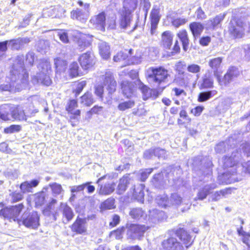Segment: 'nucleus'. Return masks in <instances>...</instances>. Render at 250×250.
Returning a JSON list of instances; mask_svg holds the SVG:
<instances>
[{
    "instance_id": "nucleus-63",
    "label": "nucleus",
    "mask_w": 250,
    "mask_h": 250,
    "mask_svg": "<svg viewBox=\"0 0 250 250\" xmlns=\"http://www.w3.org/2000/svg\"><path fill=\"white\" fill-rule=\"evenodd\" d=\"M141 193V188L139 187L136 188L135 186L133 188L132 196L134 199L139 201L141 200L140 194Z\"/></svg>"
},
{
    "instance_id": "nucleus-1",
    "label": "nucleus",
    "mask_w": 250,
    "mask_h": 250,
    "mask_svg": "<svg viewBox=\"0 0 250 250\" xmlns=\"http://www.w3.org/2000/svg\"><path fill=\"white\" fill-rule=\"evenodd\" d=\"M24 59L23 55H18L15 58L9 76L0 83V91L15 92L27 86L28 74L24 68Z\"/></svg>"
},
{
    "instance_id": "nucleus-10",
    "label": "nucleus",
    "mask_w": 250,
    "mask_h": 250,
    "mask_svg": "<svg viewBox=\"0 0 250 250\" xmlns=\"http://www.w3.org/2000/svg\"><path fill=\"white\" fill-rule=\"evenodd\" d=\"M95 62L94 54L90 51L83 54L79 57L80 63L83 69L87 70L92 68Z\"/></svg>"
},
{
    "instance_id": "nucleus-62",
    "label": "nucleus",
    "mask_w": 250,
    "mask_h": 250,
    "mask_svg": "<svg viewBox=\"0 0 250 250\" xmlns=\"http://www.w3.org/2000/svg\"><path fill=\"white\" fill-rule=\"evenodd\" d=\"M7 46H9L8 41L0 42V56L6 51Z\"/></svg>"
},
{
    "instance_id": "nucleus-38",
    "label": "nucleus",
    "mask_w": 250,
    "mask_h": 250,
    "mask_svg": "<svg viewBox=\"0 0 250 250\" xmlns=\"http://www.w3.org/2000/svg\"><path fill=\"white\" fill-rule=\"evenodd\" d=\"M156 201L158 205L161 207L165 208L169 205V200L166 194L158 195L156 198Z\"/></svg>"
},
{
    "instance_id": "nucleus-53",
    "label": "nucleus",
    "mask_w": 250,
    "mask_h": 250,
    "mask_svg": "<svg viewBox=\"0 0 250 250\" xmlns=\"http://www.w3.org/2000/svg\"><path fill=\"white\" fill-rule=\"evenodd\" d=\"M21 129V127L20 125H11L9 127L5 128L4 132L5 133H13L20 131Z\"/></svg>"
},
{
    "instance_id": "nucleus-35",
    "label": "nucleus",
    "mask_w": 250,
    "mask_h": 250,
    "mask_svg": "<svg viewBox=\"0 0 250 250\" xmlns=\"http://www.w3.org/2000/svg\"><path fill=\"white\" fill-rule=\"evenodd\" d=\"M26 116L25 115L24 111L20 108H16L12 110L11 112V119L17 120L19 121H23L26 120Z\"/></svg>"
},
{
    "instance_id": "nucleus-27",
    "label": "nucleus",
    "mask_w": 250,
    "mask_h": 250,
    "mask_svg": "<svg viewBox=\"0 0 250 250\" xmlns=\"http://www.w3.org/2000/svg\"><path fill=\"white\" fill-rule=\"evenodd\" d=\"M138 3L137 0H124L122 12L131 14L136 9Z\"/></svg>"
},
{
    "instance_id": "nucleus-44",
    "label": "nucleus",
    "mask_w": 250,
    "mask_h": 250,
    "mask_svg": "<svg viewBox=\"0 0 250 250\" xmlns=\"http://www.w3.org/2000/svg\"><path fill=\"white\" fill-rule=\"evenodd\" d=\"M169 200V205H179L181 203L185 202V200H183L180 196L177 193H173L171 194Z\"/></svg>"
},
{
    "instance_id": "nucleus-12",
    "label": "nucleus",
    "mask_w": 250,
    "mask_h": 250,
    "mask_svg": "<svg viewBox=\"0 0 250 250\" xmlns=\"http://www.w3.org/2000/svg\"><path fill=\"white\" fill-rule=\"evenodd\" d=\"M90 23L92 28L104 31L105 25V15L104 12L93 16L90 20Z\"/></svg>"
},
{
    "instance_id": "nucleus-54",
    "label": "nucleus",
    "mask_w": 250,
    "mask_h": 250,
    "mask_svg": "<svg viewBox=\"0 0 250 250\" xmlns=\"http://www.w3.org/2000/svg\"><path fill=\"white\" fill-rule=\"evenodd\" d=\"M86 83L85 81H83L77 83L76 89L73 91L76 96H77L83 90L84 87L86 85Z\"/></svg>"
},
{
    "instance_id": "nucleus-59",
    "label": "nucleus",
    "mask_w": 250,
    "mask_h": 250,
    "mask_svg": "<svg viewBox=\"0 0 250 250\" xmlns=\"http://www.w3.org/2000/svg\"><path fill=\"white\" fill-rule=\"evenodd\" d=\"M58 36L59 37L60 40L64 43H67L69 42L67 34L64 31H60L58 32Z\"/></svg>"
},
{
    "instance_id": "nucleus-30",
    "label": "nucleus",
    "mask_w": 250,
    "mask_h": 250,
    "mask_svg": "<svg viewBox=\"0 0 250 250\" xmlns=\"http://www.w3.org/2000/svg\"><path fill=\"white\" fill-rule=\"evenodd\" d=\"M11 110L10 105H2L0 106V119L3 121H8L11 119Z\"/></svg>"
},
{
    "instance_id": "nucleus-60",
    "label": "nucleus",
    "mask_w": 250,
    "mask_h": 250,
    "mask_svg": "<svg viewBox=\"0 0 250 250\" xmlns=\"http://www.w3.org/2000/svg\"><path fill=\"white\" fill-rule=\"evenodd\" d=\"M155 151V156L158 157L160 158H164L166 155V151L160 148H154Z\"/></svg>"
},
{
    "instance_id": "nucleus-16",
    "label": "nucleus",
    "mask_w": 250,
    "mask_h": 250,
    "mask_svg": "<svg viewBox=\"0 0 250 250\" xmlns=\"http://www.w3.org/2000/svg\"><path fill=\"white\" fill-rule=\"evenodd\" d=\"M216 187L217 185L215 183H212L205 186L199 190L195 200H203L208 194L211 193V191L216 188Z\"/></svg>"
},
{
    "instance_id": "nucleus-15",
    "label": "nucleus",
    "mask_w": 250,
    "mask_h": 250,
    "mask_svg": "<svg viewBox=\"0 0 250 250\" xmlns=\"http://www.w3.org/2000/svg\"><path fill=\"white\" fill-rule=\"evenodd\" d=\"M30 42L29 38H19L8 41L9 47L12 50H19Z\"/></svg>"
},
{
    "instance_id": "nucleus-6",
    "label": "nucleus",
    "mask_w": 250,
    "mask_h": 250,
    "mask_svg": "<svg viewBox=\"0 0 250 250\" xmlns=\"http://www.w3.org/2000/svg\"><path fill=\"white\" fill-rule=\"evenodd\" d=\"M78 3L80 6H83V9L77 8L76 10L72 11L70 15L71 18L73 20L84 23L89 16L90 4L87 3L83 4L82 1H79Z\"/></svg>"
},
{
    "instance_id": "nucleus-3",
    "label": "nucleus",
    "mask_w": 250,
    "mask_h": 250,
    "mask_svg": "<svg viewBox=\"0 0 250 250\" xmlns=\"http://www.w3.org/2000/svg\"><path fill=\"white\" fill-rule=\"evenodd\" d=\"M40 72L37 73L32 78V82L33 84H42L46 86L49 85L51 80L49 75L51 72V65L47 61H42L38 65Z\"/></svg>"
},
{
    "instance_id": "nucleus-46",
    "label": "nucleus",
    "mask_w": 250,
    "mask_h": 250,
    "mask_svg": "<svg viewBox=\"0 0 250 250\" xmlns=\"http://www.w3.org/2000/svg\"><path fill=\"white\" fill-rule=\"evenodd\" d=\"M49 186L51 188L52 193L55 196L61 194L63 192L61 185L54 183L49 184Z\"/></svg>"
},
{
    "instance_id": "nucleus-23",
    "label": "nucleus",
    "mask_w": 250,
    "mask_h": 250,
    "mask_svg": "<svg viewBox=\"0 0 250 250\" xmlns=\"http://www.w3.org/2000/svg\"><path fill=\"white\" fill-rule=\"evenodd\" d=\"M158 96V92L155 89H151L142 83V97L144 100H146L150 98L154 99Z\"/></svg>"
},
{
    "instance_id": "nucleus-33",
    "label": "nucleus",
    "mask_w": 250,
    "mask_h": 250,
    "mask_svg": "<svg viewBox=\"0 0 250 250\" xmlns=\"http://www.w3.org/2000/svg\"><path fill=\"white\" fill-rule=\"evenodd\" d=\"M164 212L157 209H153L149 211L148 220L153 223H156L161 219Z\"/></svg>"
},
{
    "instance_id": "nucleus-26",
    "label": "nucleus",
    "mask_w": 250,
    "mask_h": 250,
    "mask_svg": "<svg viewBox=\"0 0 250 250\" xmlns=\"http://www.w3.org/2000/svg\"><path fill=\"white\" fill-rule=\"evenodd\" d=\"M98 48L99 53L101 56L105 60H107L109 58L110 52V47L105 42L100 41L98 42Z\"/></svg>"
},
{
    "instance_id": "nucleus-48",
    "label": "nucleus",
    "mask_w": 250,
    "mask_h": 250,
    "mask_svg": "<svg viewBox=\"0 0 250 250\" xmlns=\"http://www.w3.org/2000/svg\"><path fill=\"white\" fill-rule=\"evenodd\" d=\"M115 200L113 198H108L104 201L102 204L103 209H111L115 208Z\"/></svg>"
},
{
    "instance_id": "nucleus-17",
    "label": "nucleus",
    "mask_w": 250,
    "mask_h": 250,
    "mask_svg": "<svg viewBox=\"0 0 250 250\" xmlns=\"http://www.w3.org/2000/svg\"><path fill=\"white\" fill-rule=\"evenodd\" d=\"M85 224L86 222L84 219L78 218L72 225V231L78 234L85 233L87 229Z\"/></svg>"
},
{
    "instance_id": "nucleus-8",
    "label": "nucleus",
    "mask_w": 250,
    "mask_h": 250,
    "mask_svg": "<svg viewBox=\"0 0 250 250\" xmlns=\"http://www.w3.org/2000/svg\"><path fill=\"white\" fill-rule=\"evenodd\" d=\"M246 25L240 21H231L229 25V32L235 38L242 37L245 30Z\"/></svg>"
},
{
    "instance_id": "nucleus-13",
    "label": "nucleus",
    "mask_w": 250,
    "mask_h": 250,
    "mask_svg": "<svg viewBox=\"0 0 250 250\" xmlns=\"http://www.w3.org/2000/svg\"><path fill=\"white\" fill-rule=\"evenodd\" d=\"M183 246L176 238L170 237L162 242L160 250H183Z\"/></svg>"
},
{
    "instance_id": "nucleus-51",
    "label": "nucleus",
    "mask_w": 250,
    "mask_h": 250,
    "mask_svg": "<svg viewBox=\"0 0 250 250\" xmlns=\"http://www.w3.org/2000/svg\"><path fill=\"white\" fill-rule=\"evenodd\" d=\"M128 57V55L127 53L120 51L114 56L113 60L116 62H121L125 61Z\"/></svg>"
},
{
    "instance_id": "nucleus-43",
    "label": "nucleus",
    "mask_w": 250,
    "mask_h": 250,
    "mask_svg": "<svg viewBox=\"0 0 250 250\" xmlns=\"http://www.w3.org/2000/svg\"><path fill=\"white\" fill-rule=\"evenodd\" d=\"M213 80L210 74H206L203 80L202 86L205 88H211L213 86Z\"/></svg>"
},
{
    "instance_id": "nucleus-52",
    "label": "nucleus",
    "mask_w": 250,
    "mask_h": 250,
    "mask_svg": "<svg viewBox=\"0 0 250 250\" xmlns=\"http://www.w3.org/2000/svg\"><path fill=\"white\" fill-rule=\"evenodd\" d=\"M188 21V19L184 18H176L172 20V25L176 28L184 25Z\"/></svg>"
},
{
    "instance_id": "nucleus-4",
    "label": "nucleus",
    "mask_w": 250,
    "mask_h": 250,
    "mask_svg": "<svg viewBox=\"0 0 250 250\" xmlns=\"http://www.w3.org/2000/svg\"><path fill=\"white\" fill-rule=\"evenodd\" d=\"M145 75L149 83H155L157 86L163 83L167 82V79L169 76L168 71L161 66L148 68Z\"/></svg>"
},
{
    "instance_id": "nucleus-55",
    "label": "nucleus",
    "mask_w": 250,
    "mask_h": 250,
    "mask_svg": "<svg viewBox=\"0 0 250 250\" xmlns=\"http://www.w3.org/2000/svg\"><path fill=\"white\" fill-rule=\"evenodd\" d=\"M187 70L189 72L192 73H197L200 71L201 67L196 64H191L188 65Z\"/></svg>"
},
{
    "instance_id": "nucleus-47",
    "label": "nucleus",
    "mask_w": 250,
    "mask_h": 250,
    "mask_svg": "<svg viewBox=\"0 0 250 250\" xmlns=\"http://www.w3.org/2000/svg\"><path fill=\"white\" fill-rule=\"evenodd\" d=\"M69 73L71 77H75L79 75V65L77 62H73L69 65Z\"/></svg>"
},
{
    "instance_id": "nucleus-11",
    "label": "nucleus",
    "mask_w": 250,
    "mask_h": 250,
    "mask_svg": "<svg viewBox=\"0 0 250 250\" xmlns=\"http://www.w3.org/2000/svg\"><path fill=\"white\" fill-rule=\"evenodd\" d=\"M103 79L104 80V84L108 91L109 97L111 99V95L115 91L117 85L112 73L110 71H106L103 76Z\"/></svg>"
},
{
    "instance_id": "nucleus-40",
    "label": "nucleus",
    "mask_w": 250,
    "mask_h": 250,
    "mask_svg": "<svg viewBox=\"0 0 250 250\" xmlns=\"http://www.w3.org/2000/svg\"><path fill=\"white\" fill-rule=\"evenodd\" d=\"M78 49L81 51H83L85 48L90 45V42L89 40L83 36L80 38L77 41Z\"/></svg>"
},
{
    "instance_id": "nucleus-31",
    "label": "nucleus",
    "mask_w": 250,
    "mask_h": 250,
    "mask_svg": "<svg viewBox=\"0 0 250 250\" xmlns=\"http://www.w3.org/2000/svg\"><path fill=\"white\" fill-rule=\"evenodd\" d=\"M204 26L200 22H193L189 24V28L194 38L199 37L202 33Z\"/></svg>"
},
{
    "instance_id": "nucleus-42",
    "label": "nucleus",
    "mask_w": 250,
    "mask_h": 250,
    "mask_svg": "<svg viewBox=\"0 0 250 250\" xmlns=\"http://www.w3.org/2000/svg\"><path fill=\"white\" fill-rule=\"evenodd\" d=\"M135 105V102L132 100H129L120 103L118 105V108L121 111H125L133 107Z\"/></svg>"
},
{
    "instance_id": "nucleus-2",
    "label": "nucleus",
    "mask_w": 250,
    "mask_h": 250,
    "mask_svg": "<svg viewBox=\"0 0 250 250\" xmlns=\"http://www.w3.org/2000/svg\"><path fill=\"white\" fill-rule=\"evenodd\" d=\"M231 152L230 156H226L223 158L224 168L228 169L221 176H219V179H222V183L228 184L238 181L236 176L237 164L242 157V155L237 151Z\"/></svg>"
},
{
    "instance_id": "nucleus-19",
    "label": "nucleus",
    "mask_w": 250,
    "mask_h": 250,
    "mask_svg": "<svg viewBox=\"0 0 250 250\" xmlns=\"http://www.w3.org/2000/svg\"><path fill=\"white\" fill-rule=\"evenodd\" d=\"M176 234L188 248L191 245L193 240L190 235L183 228H179L176 231Z\"/></svg>"
},
{
    "instance_id": "nucleus-50",
    "label": "nucleus",
    "mask_w": 250,
    "mask_h": 250,
    "mask_svg": "<svg viewBox=\"0 0 250 250\" xmlns=\"http://www.w3.org/2000/svg\"><path fill=\"white\" fill-rule=\"evenodd\" d=\"M11 203H16L21 200L23 198V195L19 192H13L10 194Z\"/></svg>"
},
{
    "instance_id": "nucleus-64",
    "label": "nucleus",
    "mask_w": 250,
    "mask_h": 250,
    "mask_svg": "<svg viewBox=\"0 0 250 250\" xmlns=\"http://www.w3.org/2000/svg\"><path fill=\"white\" fill-rule=\"evenodd\" d=\"M204 109L203 106H198L191 110V113L195 116H199L201 115Z\"/></svg>"
},
{
    "instance_id": "nucleus-32",
    "label": "nucleus",
    "mask_w": 250,
    "mask_h": 250,
    "mask_svg": "<svg viewBox=\"0 0 250 250\" xmlns=\"http://www.w3.org/2000/svg\"><path fill=\"white\" fill-rule=\"evenodd\" d=\"M177 36L182 43L183 48L185 51H187L188 48L189 39L186 30H182L179 32Z\"/></svg>"
},
{
    "instance_id": "nucleus-21",
    "label": "nucleus",
    "mask_w": 250,
    "mask_h": 250,
    "mask_svg": "<svg viewBox=\"0 0 250 250\" xmlns=\"http://www.w3.org/2000/svg\"><path fill=\"white\" fill-rule=\"evenodd\" d=\"M127 237L132 239H140L141 237V227L139 225L131 224L127 231Z\"/></svg>"
},
{
    "instance_id": "nucleus-37",
    "label": "nucleus",
    "mask_w": 250,
    "mask_h": 250,
    "mask_svg": "<svg viewBox=\"0 0 250 250\" xmlns=\"http://www.w3.org/2000/svg\"><path fill=\"white\" fill-rule=\"evenodd\" d=\"M94 103L92 95L90 93H86L81 98V103L86 106H90Z\"/></svg>"
},
{
    "instance_id": "nucleus-7",
    "label": "nucleus",
    "mask_w": 250,
    "mask_h": 250,
    "mask_svg": "<svg viewBox=\"0 0 250 250\" xmlns=\"http://www.w3.org/2000/svg\"><path fill=\"white\" fill-rule=\"evenodd\" d=\"M240 71L238 68L230 67L222 79L218 77V82L220 85L228 86L234 79L240 75Z\"/></svg>"
},
{
    "instance_id": "nucleus-49",
    "label": "nucleus",
    "mask_w": 250,
    "mask_h": 250,
    "mask_svg": "<svg viewBox=\"0 0 250 250\" xmlns=\"http://www.w3.org/2000/svg\"><path fill=\"white\" fill-rule=\"evenodd\" d=\"M80 113L81 111L80 110H77L73 114H72L71 116H70V122L73 126H76L77 124L78 123Z\"/></svg>"
},
{
    "instance_id": "nucleus-58",
    "label": "nucleus",
    "mask_w": 250,
    "mask_h": 250,
    "mask_svg": "<svg viewBox=\"0 0 250 250\" xmlns=\"http://www.w3.org/2000/svg\"><path fill=\"white\" fill-rule=\"evenodd\" d=\"M20 188L23 193L30 192L31 188L29 184V182L25 181L21 183L20 185Z\"/></svg>"
},
{
    "instance_id": "nucleus-9",
    "label": "nucleus",
    "mask_w": 250,
    "mask_h": 250,
    "mask_svg": "<svg viewBox=\"0 0 250 250\" xmlns=\"http://www.w3.org/2000/svg\"><path fill=\"white\" fill-rule=\"evenodd\" d=\"M22 223L26 227L37 228L39 225V217L36 212H33L27 215L24 213L22 216Z\"/></svg>"
},
{
    "instance_id": "nucleus-61",
    "label": "nucleus",
    "mask_w": 250,
    "mask_h": 250,
    "mask_svg": "<svg viewBox=\"0 0 250 250\" xmlns=\"http://www.w3.org/2000/svg\"><path fill=\"white\" fill-rule=\"evenodd\" d=\"M241 149L243 150V152L244 155H246L247 157L250 156V144L249 143H246L243 144L241 146Z\"/></svg>"
},
{
    "instance_id": "nucleus-57",
    "label": "nucleus",
    "mask_w": 250,
    "mask_h": 250,
    "mask_svg": "<svg viewBox=\"0 0 250 250\" xmlns=\"http://www.w3.org/2000/svg\"><path fill=\"white\" fill-rule=\"evenodd\" d=\"M141 214V209L139 208H132L130 212L129 215L133 219H139Z\"/></svg>"
},
{
    "instance_id": "nucleus-45",
    "label": "nucleus",
    "mask_w": 250,
    "mask_h": 250,
    "mask_svg": "<svg viewBox=\"0 0 250 250\" xmlns=\"http://www.w3.org/2000/svg\"><path fill=\"white\" fill-rule=\"evenodd\" d=\"M130 14L122 12L121 19V26L123 28H125L129 24L130 21Z\"/></svg>"
},
{
    "instance_id": "nucleus-18",
    "label": "nucleus",
    "mask_w": 250,
    "mask_h": 250,
    "mask_svg": "<svg viewBox=\"0 0 250 250\" xmlns=\"http://www.w3.org/2000/svg\"><path fill=\"white\" fill-rule=\"evenodd\" d=\"M99 188L97 190V191L99 195H110L115 190V184L114 183L107 182L104 185H99Z\"/></svg>"
},
{
    "instance_id": "nucleus-36",
    "label": "nucleus",
    "mask_w": 250,
    "mask_h": 250,
    "mask_svg": "<svg viewBox=\"0 0 250 250\" xmlns=\"http://www.w3.org/2000/svg\"><path fill=\"white\" fill-rule=\"evenodd\" d=\"M54 64L57 73L64 72L66 69L67 62L65 61L61 58H57L55 59Z\"/></svg>"
},
{
    "instance_id": "nucleus-41",
    "label": "nucleus",
    "mask_w": 250,
    "mask_h": 250,
    "mask_svg": "<svg viewBox=\"0 0 250 250\" xmlns=\"http://www.w3.org/2000/svg\"><path fill=\"white\" fill-rule=\"evenodd\" d=\"M61 208H63V214L67 221L71 220L73 217V212L72 209L65 204H61Z\"/></svg>"
},
{
    "instance_id": "nucleus-24",
    "label": "nucleus",
    "mask_w": 250,
    "mask_h": 250,
    "mask_svg": "<svg viewBox=\"0 0 250 250\" xmlns=\"http://www.w3.org/2000/svg\"><path fill=\"white\" fill-rule=\"evenodd\" d=\"M223 61V57H217L211 59L208 61V65L213 72V74L217 78L220 77L218 74V70L220 67Z\"/></svg>"
},
{
    "instance_id": "nucleus-28",
    "label": "nucleus",
    "mask_w": 250,
    "mask_h": 250,
    "mask_svg": "<svg viewBox=\"0 0 250 250\" xmlns=\"http://www.w3.org/2000/svg\"><path fill=\"white\" fill-rule=\"evenodd\" d=\"M129 180L130 178L128 175L124 176L120 179L119 184L117 188V194L121 195L124 193L129 183Z\"/></svg>"
},
{
    "instance_id": "nucleus-25",
    "label": "nucleus",
    "mask_w": 250,
    "mask_h": 250,
    "mask_svg": "<svg viewBox=\"0 0 250 250\" xmlns=\"http://www.w3.org/2000/svg\"><path fill=\"white\" fill-rule=\"evenodd\" d=\"M233 140V138L230 137L229 138L228 141L222 142L217 144L215 147L216 152L218 153H223L226 152L227 150L230 152L232 151L234 147H231V146H230V147L229 148V143H231Z\"/></svg>"
},
{
    "instance_id": "nucleus-14",
    "label": "nucleus",
    "mask_w": 250,
    "mask_h": 250,
    "mask_svg": "<svg viewBox=\"0 0 250 250\" xmlns=\"http://www.w3.org/2000/svg\"><path fill=\"white\" fill-rule=\"evenodd\" d=\"M65 12V10L62 6L57 5L43 10V15L44 17L61 18L64 16Z\"/></svg>"
},
{
    "instance_id": "nucleus-39",
    "label": "nucleus",
    "mask_w": 250,
    "mask_h": 250,
    "mask_svg": "<svg viewBox=\"0 0 250 250\" xmlns=\"http://www.w3.org/2000/svg\"><path fill=\"white\" fill-rule=\"evenodd\" d=\"M217 92L215 90L203 92L199 94L198 100L200 102H203L210 99L212 95H214Z\"/></svg>"
},
{
    "instance_id": "nucleus-22",
    "label": "nucleus",
    "mask_w": 250,
    "mask_h": 250,
    "mask_svg": "<svg viewBox=\"0 0 250 250\" xmlns=\"http://www.w3.org/2000/svg\"><path fill=\"white\" fill-rule=\"evenodd\" d=\"M47 188H44L42 190L34 195V201L36 207L42 206L48 199V196L46 193Z\"/></svg>"
},
{
    "instance_id": "nucleus-5",
    "label": "nucleus",
    "mask_w": 250,
    "mask_h": 250,
    "mask_svg": "<svg viewBox=\"0 0 250 250\" xmlns=\"http://www.w3.org/2000/svg\"><path fill=\"white\" fill-rule=\"evenodd\" d=\"M23 208L22 204L10 207H5L0 210V216L8 219L10 222L17 221L20 223L18 217Z\"/></svg>"
},
{
    "instance_id": "nucleus-56",
    "label": "nucleus",
    "mask_w": 250,
    "mask_h": 250,
    "mask_svg": "<svg viewBox=\"0 0 250 250\" xmlns=\"http://www.w3.org/2000/svg\"><path fill=\"white\" fill-rule=\"evenodd\" d=\"M77 107V102L75 100H71L68 103V105L66 107L67 111L72 114V111L75 107Z\"/></svg>"
},
{
    "instance_id": "nucleus-29",
    "label": "nucleus",
    "mask_w": 250,
    "mask_h": 250,
    "mask_svg": "<svg viewBox=\"0 0 250 250\" xmlns=\"http://www.w3.org/2000/svg\"><path fill=\"white\" fill-rule=\"evenodd\" d=\"M225 16L224 14H220L217 15L212 20H208L206 21V28L207 29H214L221 22L224 20Z\"/></svg>"
},
{
    "instance_id": "nucleus-34",
    "label": "nucleus",
    "mask_w": 250,
    "mask_h": 250,
    "mask_svg": "<svg viewBox=\"0 0 250 250\" xmlns=\"http://www.w3.org/2000/svg\"><path fill=\"white\" fill-rule=\"evenodd\" d=\"M173 35L169 31L164 32L162 35V43L164 47L170 49L172 44Z\"/></svg>"
},
{
    "instance_id": "nucleus-20",
    "label": "nucleus",
    "mask_w": 250,
    "mask_h": 250,
    "mask_svg": "<svg viewBox=\"0 0 250 250\" xmlns=\"http://www.w3.org/2000/svg\"><path fill=\"white\" fill-rule=\"evenodd\" d=\"M121 88L123 94L127 98L131 97L135 93L134 84L127 81H124L122 83Z\"/></svg>"
}]
</instances>
